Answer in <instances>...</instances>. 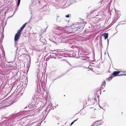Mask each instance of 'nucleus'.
Masks as SVG:
<instances>
[{"mask_svg": "<svg viewBox=\"0 0 126 126\" xmlns=\"http://www.w3.org/2000/svg\"><path fill=\"white\" fill-rule=\"evenodd\" d=\"M71 28L72 29H73V31H76L78 30L80 28L78 27L75 26V25L73 24L72 25Z\"/></svg>", "mask_w": 126, "mask_h": 126, "instance_id": "1", "label": "nucleus"}, {"mask_svg": "<svg viewBox=\"0 0 126 126\" xmlns=\"http://www.w3.org/2000/svg\"><path fill=\"white\" fill-rule=\"evenodd\" d=\"M20 36V35L16 33L15 36L14 38V40L15 42L17 41L19 39Z\"/></svg>", "mask_w": 126, "mask_h": 126, "instance_id": "2", "label": "nucleus"}, {"mask_svg": "<svg viewBox=\"0 0 126 126\" xmlns=\"http://www.w3.org/2000/svg\"><path fill=\"white\" fill-rule=\"evenodd\" d=\"M120 72V71H115L112 74V76L113 75V76H117V75L119 74Z\"/></svg>", "mask_w": 126, "mask_h": 126, "instance_id": "3", "label": "nucleus"}, {"mask_svg": "<svg viewBox=\"0 0 126 126\" xmlns=\"http://www.w3.org/2000/svg\"><path fill=\"white\" fill-rule=\"evenodd\" d=\"M103 35L104 37L105 38V39H106L108 36V34L106 33H104Z\"/></svg>", "mask_w": 126, "mask_h": 126, "instance_id": "4", "label": "nucleus"}, {"mask_svg": "<svg viewBox=\"0 0 126 126\" xmlns=\"http://www.w3.org/2000/svg\"><path fill=\"white\" fill-rule=\"evenodd\" d=\"M100 121H97L95 122L94 123H95V125L96 124V125L95 126H97L98 125H101V123H99L100 122Z\"/></svg>", "mask_w": 126, "mask_h": 126, "instance_id": "5", "label": "nucleus"}, {"mask_svg": "<svg viewBox=\"0 0 126 126\" xmlns=\"http://www.w3.org/2000/svg\"><path fill=\"white\" fill-rule=\"evenodd\" d=\"M105 81H104V82L102 84V86H101V88H102V89L104 88V87L105 86Z\"/></svg>", "mask_w": 126, "mask_h": 126, "instance_id": "6", "label": "nucleus"}, {"mask_svg": "<svg viewBox=\"0 0 126 126\" xmlns=\"http://www.w3.org/2000/svg\"><path fill=\"white\" fill-rule=\"evenodd\" d=\"M112 77H110L108 78H107L106 79L107 81H110L111 79H112Z\"/></svg>", "mask_w": 126, "mask_h": 126, "instance_id": "7", "label": "nucleus"}, {"mask_svg": "<svg viewBox=\"0 0 126 126\" xmlns=\"http://www.w3.org/2000/svg\"><path fill=\"white\" fill-rule=\"evenodd\" d=\"M61 21V19L58 16H57V21L58 22H59Z\"/></svg>", "mask_w": 126, "mask_h": 126, "instance_id": "8", "label": "nucleus"}, {"mask_svg": "<svg viewBox=\"0 0 126 126\" xmlns=\"http://www.w3.org/2000/svg\"><path fill=\"white\" fill-rule=\"evenodd\" d=\"M26 23H25L24 24L23 26L21 27V29H23L24 28L25 26V25L26 24Z\"/></svg>", "mask_w": 126, "mask_h": 126, "instance_id": "9", "label": "nucleus"}, {"mask_svg": "<svg viewBox=\"0 0 126 126\" xmlns=\"http://www.w3.org/2000/svg\"><path fill=\"white\" fill-rule=\"evenodd\" d=\"M20 0H17V6H18L19 5L20 2Z\"/></svg>", "mask_w": 126, "mask_h": 126, "instance_id": "10", "label": "nucleus"}, {"mask_svg": "<svg viewBox=\"0 0 126 126\" xmlns=\"http://www.w3.org/2000/svg\"><path fill=\"white\" fill-rule=\"evenodd\" d=\"M78 118H77V119L76 120H74L73 121V122H72L71 124H70V126H71L76 121H77V120L78 119Z\"/></svg>", "mask_w": 126, "mask_h": 126, "instance_id": "11", "label": "nucleus"}, {"mask_svg": "<svg viewBox=\"0 0 126 126\" xmlns=\"http://www.w3.org/2000/svg\"><path fill=\"white\" fill-rule=\"evenodd\" d=\"M21 32V31H20V30L19 29L18 31V32L16 33L20 35V32Z\"/></svg>", "mask_w": 126, "mask_h": 126, "instance_id": "12", "label": "nucleus"}, {"mask_svg": "<svg viewBox=\"0 0 126 126\" xmlns=\"http://www.w3.org/2000/svg\"><path fill=\"white\" fill-rule=\"evenodd\" d=\"M52 105V104L51 103H50L49 105H48L47 107H49L50 106V107H51Z\"/></svg>", "mask_w": 126, "mask_h": 126, "instance_id": "13", "label": "nucleus"}, {"mask_svg": "<svg viewBox=\"0 0 126 126\" xmlns=\"http://www.w3.org/2000/svg\"><path fill=\"white\" fill-rule=\"evenodd\" d=\"M126 76V74H123L120 75H118L117 76Z\"/></svg>", "mask_w": 126, "mask_h": 126, "instance_id": "14", "label": "nucleus"}, {"mask_svg": "<svg viewBox=\"0 0 126 126\" xmlns=\"http://www.w3.org/2000/svg\"><path fill=\"white\" fill-rule=\"evenodd\" d=\"M65 16L67 18L69 17V15H66Z\"/></svg>", "mask_w": 126, "mask_h": 126, "instance_id": "15", "label": "nucleus"}, {"mask_svg": "<svg viewBox=\"0 0 126 126\" xmlns=\"http://www.w3.org/2000/svg\"><path fill=\"white\" fill-rule=\"evenodd\" d=\"M95 125V123H93L91 125V126H94Z\"/></svg>", "mask_w": 126, "mask_h": 126, "instance_id": "16", "label": "nucleus"}, {"mask_svg": "<svg viewBox=\"0 0 126 126\" xmlns=\"http://www.w3.org/2000/svg\"><path fill=\"white\" fill-rule=\"evenodd\" d=\"M107 42H108L107 45H108V44H109V40L108 39H107Z\"/></svg>", "mask_w": 126, "mask_h": 126, "instance_id": "17", "label": "nucleus"}, {"mask_svg": "<svg viewBox=\"0 0 126 126\" xmlns=\"http://www.w3.org/2000/svg\"><path fill=\"white\" fill-rule=\"evenodd\" d=\"M121 72L124 73H126V71H122Z\"/></svg>", "mask_w": 126, "mask_h": 126, "instance_id": "18", "label": "nucleus"}, {"mask_svg": "<svg viewBox=\"0 0 126 126\" xmlns=\"http://www.w3.org/2000/svg\"><path fill=\"white\" fill-rule=\"evenodd\" d=\"M20 30V31H21L22 30H23L22 29H21V28H20L19 29Z\"/></svg>", "mask_w": 126, "mask_h": 126, "instance_id": "19", "label": "nucleus"}, {"mask_svg": "<svg viewBox=\"0 0 126 126\" xmlns=\"http://www.w3.org/2000/svg\"><path fill=\"white\" fill-rule=\"evenodd\" d=\"M29 126V124H28L26 125L25 126Z\"/></svg>", "mask_w": 126, "mask_h": 126, "instance_id": "20", "label": "nucleus"}, {"mask_svg": "<svg viewBox=\"0 0 126 126\" xmlns=\"http://www.w3.org/2000/svg\"><path fill=\"white\" fill-rule=\"evenodd\" d=\"M13 15L12 16H9V17H12V16H13Z\"/></svg>", "mask_w": 126, "mask_h": 126, "instance_id": "21", "label": "nucleus"}, {"mask_svg": "<svg viewBox=\"0 0 126 126\" xmlns=\"http://www.w3.org/2000/svg\"><path fill=\"white\" fill-rule=\"evenodd\" d=\"M73 52V51H71V52L72 53Z\"/></svg>", "mask_w": 126, "mask_h": 126, "instance_id": "22", "label": "nucleus"}, {"mask_svg": "<svg viewBox=\"0 0 126 126\" xmlns=\"http://www.w3.org/2000/svg\"><path fill=\"white\" fill-rule=\"evenodd\" d=\"M8 63H10V62H8Z\"/></svg>", "mask_w": 126, "mask_h": 126, "instance_id": "23", "label": "nucleus"}, {"mask_svg": "<svg viewBox=\"0 0 126 126\" xmlns=\"http://www.w3.org/2000/svg\"><path fill=\"white\" fill-rule=\"evenodd\" d=\"M51 51H53V50H51Z\"/></svg>", "mask_w": 126, "mask_h": 126, "instance_id": "24", "label": "nucleus"}, {"mask_svg": "<svg viewBox=\"0 0 126 126\" xmlns=\"http://www.w3.org/2000/svg\"><path fill=\"white\" fill-rule=\"evenodd\" d=\"M55 108H56V107L55 106Z\"/></svg>", "mask_w": 126, "mask_h": 126, "instance_id": "25", "label": "nucleus"}, {"mask_svg": "<svg viewBox=\"0 0 126 126\" xmlns=\"http://www.w3.org/2000/svg\"><path fill=\"white\" fill-rule=\"evenodd\" d=\"M57 106H58V105H57Z\"/></svg>", "mask_w": 126, "mask_h": 126, "instance_id": "26", "label": "nucleus"}]
</instances>
